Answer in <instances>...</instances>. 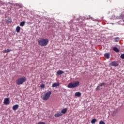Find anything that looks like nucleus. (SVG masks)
<instances>
[{"mask_svg": "<svg viewBox=\"0 0 124 124\" xmlns=\"http://www.w3.org/2000/svg\"><path fill=\"white\" fill-rule=\"evenodd\" d=\"M51 94H52V92L50 91H46L44 92L42 95L43 100H44L45 101L48 100V99L50 98Z\"/></svg>", "mask_w": 124, "mask_h": 124, "instance_id": "obj_1", "label": "nucleus"}, {"mask_svg": "<svg viewBox=\"0 0 124 124\" xmlns=\"http://www.w3.org/2000/svg\"><path fill=\"white\" fill-rule=\"evenodd\" d=\"M49 42V39L47 38H41L40 40H38V44L41 47H44L46 46Z\"/></svg>", "mask_w": 124, "mask_h": 124, "instance_id": "obj_2", "label": "nucleus"}, {"mask_svg": "<svg viewBox=\"0 0 124 124\" xmlns=\"http://www.w3.org/2000/svg\"><path fill=\"white\" fill-rule=\"evenodd\" d=\"M79 84H80V82L78 81H75L74 82H70L68 85V88H69V89H73V88H77V87H78L79 86Z\"/></svg>", "mask_w": 124, "mask_h": 124, "instance_id": "obj_3", "label": "nucleus"}, {"mask_svg": "<svg viewBox=\"0 0 124 124\" xmlns=\"http://www.w3.org/2000/svg\"><path fill=\"white\" fill-rule=\"evenodd\" d=\"M27 81V78L26 77H23L22 78H19L16 80V83L17 85H23L25 82Z\"/></svg>", "mask_w": 124, "mask_h": 124, "instance_id": "obj_4", "label": "nucleus"}, {"mask_svg": "<svg viewBox=\"0 0 124 124\" xmlns=\"http://www.w3.org/2000/svg\"><path fill=\"white\" fill-rule=\"evenodd\" d=\"M105 85H106V83L103 82L102 83H100L98 86L96 88L95 90L96 91L99 90V89H100L101 87H103V86H105Z\"/></svg>", "mask_w": 124, "mask_h": 124, "instance_id": "obj_5", "label": "nucleus"}, {"mask_svg": "<svg viewBox=\"0 0 124 124\" xmlns=\"http://www.w3.org/2000/svg\"><path fill=\"white\" fill-rule=\"evenodd\" d=\"M3 103L5 105H9V103H10L9 98H5Z\"/></svg>", "mask_w": 124, "mask_h": 124, "instance_id": "obj_6", "label": "nucleus"}, {"mask_svg": "<svg viewBox=\"0 0 124 124\" xmlns=\"http://www.w3.org/2000/svg\"><path fill=\"white\" fill-rule=\"evenodd\" d=\"M109 65H111V66H118L119 65V64L117 63L116 62H112L110 63H109Z\"/></svg>", "mask_w": 124, "mask_h": 124, "instance_id": "obj_7", "label": "nucleus"}, {"mask_svg": "<svg viewBox=\"0 0 124 124\" xmlns=\"http://www.w3.org/2000/svg\"><path fill=\"white\" fill-rule=\"evenodd\" d=\"M62 116V112H57L54 115L55 118H59V117H61Z\"/></svg>", "mask_w": 124, "mask_h": 124, "instance_id": "obj_8", "label": "nucleus"}, {"mask_svg": "<svg viewBox=\"0 0 124 124\" xmlns=\"http://www.w3.org/2000/svg\"><path fill=\"white\" fill-rule=\"evenodd\" d=\"M18 108H19V105H15L13 107V110L16 111Z\"/></svg>", "mask_w": 124, "mask_h": 124, "instance_id": "obj_9", "label": "nucleus"}, {"mask_svg": "<svg viewBox=\"0 0 124 124\" xmlns=\"http://www.w3.org/2000/svg\"><path fill=\"white\" fill-rule=\"evenodd\" d=\"M6 23H7V24H10V23H11V22H12V19L11 18H8L7 19L5 20Z\"/></svg>", "mask_w": 124, "mask_h": 124, "instance_id": "obj_10", "label": "nucleus"}, {"mask_svg": "<svg viewBox=\"0 0 124 124\" xmlns=\"http://www.w3.org/2000/svg\"><path fill=\"white\" fill-rule=\"evenodd\" d=\"M104 57L106 59H110V53H105L104 54Z\"/></svg>", "mask_w": 124, "mask_h": 124, "instance_id": "obj_11", "label": "nucleus"}, {"mask_svg": "<svg viewBox=\"0 0 124 124\" xmlns=\"http://www.w3.org/2000/svg\"><path fill=\"white\" fill-rule=\"evenodd\" d=\"M63 73H64V72L62 70H59L57 72V75H62V74H63Z\"/></svg>", "mask_w": 124, "mask_h": 124, "instance_id": "obj_12", "label": "nucleus"}, {"mask_svg": "<svg viewBox=\"0 0 124 124\" xmlns=\"http://www.w3.org/2000/svg\"><path fill=\"white\" fill-rule=\"evenodd\" d=\"M60 86V83H54L52 84V88H55L56 87H59Z\"/></svg>", "mask_w": 124, "mask_h": 124, "instance_id": "obj_13", "label": "nucleus"}, {"mask_svg": "<svg viewBox=\"0 0 124 124\" xmlns=\"http://www.w3.org/2000/svg\"><path fill=\"white\" fill-rule=\"evenodd\" d=\"M113 51H114V52H116V53H119L120 52L119 48H118V47H113Z\"/></svg>", "mask_w": 124, "mask_h": 124, "instance_id": "obj_14", "label": "nucleus"}, {"mask_svg": "<svg viewBox=\"0 0 124 124\" xmlns=\"http://www.w3.org/2000/svg\"><path fill=\"white\" fill-rule=\"evenodd\" d=\"M75 96H78V97H80V96H81V93H80L79 92H76L75 93Z\"/></svg>", "mask_w": 124, "mask_h": 124, "instance_id": "obj_15", "label": "nucleus"}, {"mask_svg": "<svg viewBox=\"0 0 124 124\" xmlns=\"http://www.w3.org/2000/svg\"><path fill=\"white\" fill-rule=\"evenodd\" d=\"M67 111V109L66 108H63L62 110L61 113L62 114H65Z\"/></svg>", "mask_w": 124, "mask_h": 124, "instance_id": "obj_16", "label": "nucleus"}, {"mask_svg": "<svg viewBox=\"0 0 124 124\" xmlns=\"http://www.w3.org/2000/svg\"><path fill=\"white\" fill-rule=\"evenodd\" d=\"M21 30V28L20 26H17L16 28V32H20V30Z\"/></svg>", "mask_w": 124, "mask_h": 124, "instance_id": "obj_17", "label": "nucleus"}, {"mask_svg": "<svg viewBox=\"0 0 124 124\" xmlns=\"http://www.w3.org/2000/svg\"><path fill=\"white\" fill-rule=\"evenodd\" d=\"M117 113H118V111L117 110H114V111H113V113L112 114V116H113V117H115V116H116V114H117Z\"/></svg>", "mask_w": 124, "mask_h": 124, "instance_id": "obj_18", "label": "nucleus"}, {"mask_svg": "<svg viewBox=\"0 0 124 124\" xmlns=\"http://www.w3.org/2000/svg\"><path fill=\"white\" fill-rule=\"evenodd\" d=\"M11 51H12L11 49H8L3 50V53H9V52H11Z\"/></svg>", "mask_w": 124, "mask_h": 124, "instance_id": "obj_19", "label": "nucleus"}, {"mask_svg": "<svg viewBox=\"0 0 124 124\" xmlns=\"http://www.w3.org/2000/svg\"><path fill=\"white\" fill-rule=\"evenodd\" d=\"M25 24H26V22L22 21L20 23V26L21 27H24V26H25Z\"/></svg>", "mask_w": 124, "mask_h": 124, "instance_id": "obj_20", "label": "nucleus"}, {"mask_svg": "<svg viewBox=\"0 0 124 124\" xmlns=\"http://www.w3.org/2000/svg\"><path fill=\"white\" fill-rule=\"evenodd\" d=\"M119 40H120V38H119V37H116L114 38L115 42H119Z\"/></svg>", "mask_w": 124, "mask_h": 124, "instance_id": "obj_21", "label": "nucleus"}, {"mask_svg": "<svg viewBox=\"0 0 124 124\" xmlns=\"http://www.w3.org/2000/svg\"><path fill=\"white\" fill-rule=\"evenodd\" d=\"M40 89H44V88H45V84H41L40 86Z\"/></svg>", "mask_w": 124, "mask_h": 124, "instance_id": "obj_22", "label": "nucleus"}, {"mask_svg": "<svg viewBox=\"0 0 124 124\" xmlns=\"http://www.w3.org/2000/svg\"><path fill=\"white\" fill-rule=\"evenodd\" d=\"M95 122H96V119H93L92 121H91V124H95Z\"/></svg>", "mask_w": 124, "mask_h": 124, "instance_id": "obj_23", "label": "nucleus"}, {"mask_svg": "<svg viewBox=\"0 0 124 124\" xmlns=\"http://www.w3.org/2000/svg\"><path fill=\"white\" fill-rule=\"evenodd\" d=\"M120 58H121V59H122L123 60H124V54H121Z\"/></svg>", "mask_w": 124, "mask_h": 124, "instance_id": "obj_24", "label": "nucleus"}, {"mask_svg": "<svg viewBox=\"0 0 124 124\" xmlns=\"http://www.w3.org/2000/svg\"><path fill=\"white\" fill-rule=\"evenodd\" d=\"M99 124H105V123L102 121H101L99 122Z\"/></svg>", "mask_w": 124, "mask_h": 124, "instance_id": "obj_25", "label": "nucleus"}, {"mask_svg": "<svg viewBox=\"0 0 124 124\" xmlns=\"http://www.w3.org/2000/svg\"><path fill=\"white\" fill-rule=\"evenodd\" d=\"M38 124H45V122H40Z\"/></svg>", "mask_w": 124, "mask_h": 124, "instance_id": "obj_26", "label": "nucleus"}, {"mask_svg": "<svg viewBox=\"0 0 124 124\" xmlns=\"http://www.w3.org/2000/svg\"><path fill=\"white\" fill-rule=\"evenodd\" d=\"M123 22H124V20H123Z\"/></svg>", "mask_w": 124, "mask_h": 124, "instance_id": "obj_27", "label": "nucleus"}]
</instances>
